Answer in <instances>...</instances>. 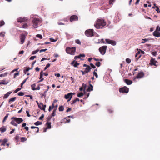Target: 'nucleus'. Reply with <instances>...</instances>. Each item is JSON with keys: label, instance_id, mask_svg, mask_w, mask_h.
I'll list each match as a JSON object with an SVG mask.
<instances>
[{"label": "nucleus", "instance_id": "27", "mask_svg": "<svg viewBox=\"0 0 160 160\" xmlns=\"http://www.w3.org/2000/svg\"><path fill=\"white\" fill-rule=\"evenodd\" d=\"M15 122V121H14V120H12L11 121V122H10V123L15 126L17 127L18 125Z\"/></svg>", "mask_w": 160, "mask_h": 160}, {"label": "nucleus", "instance_id": "52", "mask_svg": "<svg viewBox=\"0 0 160 160\" xmlns=\"http://www.w3.org/2000/svg\"><path fill=\"white\" fill-rule=\"evenodd\" d=\"M149 40V39H142V40H143L144 41L143 42V41H142L141 42V43H144L146 41H148Z\"/></svg>", "mask_w": 160, "mask_h": 160}, {"label": "nucleus", "instance_id": "21", "mask_svg": "<svg viewBox=\"0 0 160 160\" xmlns=\"http://www.w3.org/2000/svg\"><path fill=\"white\" fill-rule=\"evenodd\" d=\"M47 125V128L50 129L51 127V122H47L46 123Z\"/></svg>", "mask_w": 160, "mask_h": 160}, {"label": "nucleus", "instance_id": "46", "mask_svg": "<svg viewBox=\"0 0 160 160\" xmlns=\"http://www.w3.org/2000/svg\"><path fill=\"white\" fill-rule=\"evenodd\" d=\"M95 65L98 67H99L101 65V62H96L95 64Z\"/></svg>", "mask_w": 160, "mask_h": 160}, {"label": "nucleus", "instance_id": "1", "mask_svg": "<svg viewBox=\"0 0 160 160\" xmlns=\"http://www.w3.org/2000/svg\"><path fill=\"white\" fill-rule=\"evenodd\" d=\"M106 22L103 19H98L94 24V26L96 28H102L106 26Z\"/></svg>", "mask_w": 160, "mask_h": 160}, {"label": "nucleus", "instance_id": "61", "mask_svg": "<svg viewBox=\"0 0 160 160\" xmlns=\"http://www.w3.org/2000/svg\"><path fill=\"white\" fill-rule=\"evenodd\" d=\"M71 80L72 81V83H73L74 82V79L73 78L71 77L70 78Z\"/></svg>", "mask_w": 160, "mask_h": 160}, {"label": "nucleus", "instance_id": "29", "mask_svg": "<svg viewBox=\"0 0 160 160\" xmlns=\"http://www.w3.org/2000/svg\"><path fill=\"white\" fill-rule=\"evenodd\" d=\"M8 82H7L5 80H2L0 82V84H4L6 85L8 83Z\"/></svg>", "mask_w": 160, "mask_h": 160}, {"label": "nucleus", "instance_id": "2", "mask_svg": "<svg viewBox=\"0 0 160 160\" xmlns=\"http://www.w3.org/2000/svg\"><path fill=\"white\" fill-rule=\"evenodd\" d=\"M33 26L34 28H37L38 25L42 24L41 21L38 18H34L32 20Z\"/></svg>", "mask_w": 160, "mask_h": 160}, {"label": "nucleus", "instance_id": "10", "mask_svg": "<svg viewBox=\"0 0 160 160\" xmlns=\"http://www.w3.org/2000/svg\"><path fill=\"white\" fill-rule=\"evenodd\" d=\"M157 62H158L155 60L154 58H153L152 57L151 58L150 63V65H154L156 66H157V65L156 64V63Z\"/></svg>", "mask_w": 160, "mask_h": 160}, {"label": "nucleus", "instance_id": "50", "mask_svg": "<svg viewBox=\"0 0 160 160\" xmlns=\"http://www.w3.org/2000/svg\"><path fill=\"white\" fill-rule=\"evenodd\" d=\"M18 95L19 96H22L24 95V93L23 92H19L18 93Z\"/></svg>", "mask_w": 160, "mask_h": 160}, {"label": "nucleus", "instance_id": "36", "mask_svg": "<svg viewBox=\"0 0 160 160\" xmlns=\"http://www.w3.org/2000/svg\"><path fill=\"white\" fill-rule=\"evenodd\" d=\"M42 122H40L39 121H37L34 123V124L36 126H38L39 125L41 124Z\"/></svg>", "mask_w": 160, "mask_h": 160}, {"label": "nucleus", "instance_id": "4", "mask_svg": "<svg viewBox=\"0 0 160 160\" xmlns=\"http://www.w3.org/2000/svg\"><path fill=\"white\" fill-rule=\"evenodd\" d=\"M107 47V46H103L99 48L98 50L101 54L103 55L105 54Z\"/></svg>", "mask_w": 160, "mask_h": 160}, {"label": "nucleus", "instance_id": "37", "mask_svg": "<svg viewBox=\"0 0 160 160\" xmlns=\"http://www.w3.org/2000/svg\"><path fill=\"white\" fill-rule=\"evenodd\" d=\"M8 74L7 72H6L4 74H0V77H4L5 76H6Z\"/></svg>", "mask_w": 160, "mask_h": 160}, {"label": "nucleus", "instance_id": "11", "mask_svg": "<svg viewBox=\"0 0 160 160\" xmlns=\"http://www.w3.org/2000/svg\"><path fill=\"white\" fill-rule=\"evenodd\" d=\"M78 17L75 15L72 16L70 18V21L71 22H72L74 21H78Z\"/></svg>", "mask_w": 160, "mask_h": 160}, {"label": "nucleus", "instance_id": "33", "mask_svg": "<svg viewBox=\"0 0 160 160\" xmlns=\"http://www.w3.org/2000/svg\"><path fill=\"white\" fill-rule=\"evenodd\" d=\"M28 77H27L26 79H25V80H24L23 82H22V83H21V87L22 88V85H23V84L25 83V82H26V81L28 79Z\"/></svg>", "mask_w": 160, "mask_h": 160}, {"label": "nucleus", "instance_id": "58", "mask_svg": "<svg viewBox=\"0 0 160 160\" xmlns=\"http://www.w3.org/2000/svg\"><path fill=\"white\" fill-rule=\"evenodd\" d=\"M44 117V115L43 114H42V115L39 118V120H42L43 118Z\"/></svg>", "mask_w": 160, "mask_h": 160}, {"label": "nucleus", "instance_id": "48", "mask_svg": "<svg viewBox=\"0 0 160 160\" xmlns=\"http://www.w3.org/2000/svg\"><path fill=\"white\" fill-rule=\"evenodd\" d=\"M115 0H109V4H113L114 2L115 1Z\"/></svg>", "mask_w": 160, "mask_h": 160}, {"label": "nucleus", "instance_id": "59", "mask_svg": "<svg viewBox=\"0 0 160 160\" xmlns=\"http://www.w3.org/2000/svg\"><path fill=\"white\" fill-rule=\"evenodd\" d=\"M93 75H94L96 77V78H98V74H97V72H93Z\"/></svg>", "mask_w": 160, "mask_h": 160}, {"label": "nucleus", "instance_id": "38", "mask_svg": "<svg viewBox=\"0 0 160 160\" xmlns=\"http://www.w3.org/2000/svg\"><path fill=\"white\" fill-rule=\"evenodd\" d=\"M116 42L115 41L112 40L111 42L110 43V44L114 46L115 45H116Z\"/></svg>", "mask_w": 160, "mask_h": 160}, {"label": "nucleus", "instance_id": "60", "mask_svg": "<svg viewBox=\"0 0 160 160\" xmlns=\"http://www.w3.org/2000/svg\"><path fill=\"white\" fill-rule=\"evenodd\" d=\"M42 76H43L42 72L41 71V72L40 73V79L42 78Z\"/></svg>", "mask_w": 160, "mask_h": 160}, {"label": "nucleus", "instance_id": "63", "mask_svg": "<svg viewBox=\"0 0 160 160\" xmlns=\"http://www.w3.org/2000/svg\"><path fill=\"white\" fill-rule=\"evenodd\" d=\"M81 72H82V75H84L85 74L88 73L87 72H86V71H85V70L84 71L81 70Z\"/></svg>", "mask_w": 160, "mask_h": 160}, {"label": "nucleus", "instance_id": "42", "mask_svg": "<svg viewBox=\"0 0 160 160\" xmlns=\"http://www.w3.org/2000/svg\"><path fill=\"white\" fill-rule=\"evenodd\" d=\"M83 93L82 92H80V93H78L77 94V96L78 97H80L83 96Z\"/></svg>", "mask_w": 160, "mask_h": 160}, {"label": "nucleus", "instance_id": "55", "mask_svg": "<svg viewBox=\"0 0 160 160\" xmlns=\"http://www.w3.org/2000/svg\"><path fill=\"white\" fill-rule=\"evenodd\" d=\"M90 65L91 67L93 68H96V67L92 63H91L90 64Z\"/></svg>", "mask_w": 160, "mask_h": 160}, {"label": "nucleus", "instance_id": "57", "mask_svg": "<svg viewBox=\"0 0 160 160\" xmlns=\"http://www.w3.org/2000/svg\"><path fill=\"white\" fill-rule=\"evenodd\" d=\"M28 27V25L26 24H23L22 25V28H27Z\"/></svg>", "mask_w": 160, "mask_h": 160}, {"label": "nucleus", "instance_id": "26", "mask_svg": "<svg viewBox=\"0 0 160 160\" xmlns=\"http://www.w3.org/2000/svg\"><path fill=\"white\" fill-rule=\"evenodd\" d=\"M31 128L32 129H34V128L37 129V130L35 131L36 132H39V128L38 127H35V126H32L31 127Z\"/></svg>", "mask_w": 160, "mask_h": 160}, {"label": "nucleus", "instance_id": "34", "mask_svg": "<svg viewBox=\"0 0 160 160\" xmlns=\"http://www.w3.org/2000/svg\"><path fill=\"white\" fill-rule=\"evenodd\" d=\"M19 136L18 135H17L14 137V139L17 142H18L19 140Z\"/></svg>", "mask_w": 160, "mask_h": 160}, {"label": "nucleus", "instance_id": "8", "mask_svg": "<svg viewBox=\"0 0 160 160\" xmlns=\"http://www.w3.org/2000/svg\"><path fill=\"white\" fill-rule=\"evenodd\" d=\"M144 73L143 72H139L137 76L134 78V80L136 78H142L144 76Z\"/></svg>", "mask_w": 160, "mask_h": 160}, {"label": "nucleus", "instance_id": "12", "mask_svg": "<svg viewBox=\"0 0 160 160\" xmlns=\"http://www.w3.org/2000/svg\"><path fill=\"white\" fill-rule=\"evenodd\" d=\"M26 38V36L24 34H21L20 37V44H23L24 42L25 38Z\"/></svg>", "mask_w": 160, "mask_h": 160}, {"label": "nucleus", "instance_id": "56", "mask_svg": "<svg viewBox=\"0 0 160 160\" xmlns=\"http://www.w3.org/2000/svg\"><path fill=\"white\" fill-rule=\"evenodd\" d=\"M36 58V56H31L30 58V59L31 60H33L35 58Z\"/></svg>", "mask_w": 160, "mask_h": 160}, {"label": "nucleus", "instance_id": "49", "mask_svg": "<svg viewBox=\"0 0 160 160\" xmlns=\"http://www.w3.org/2000/svg\"><path fill=\"white\" fill-rule=\"evenodd\" d=\"M126 61L128 63H130L131 62V59L128 58L126 59Z\"/></svg>", "mask_w": 160, "mask_h": 160}, {"label": "nucleus", "instance_id": "62", "mask_svg": "<svg viewBox=\"0 0 160 160\" xmlns=\"http://www.w3.org/2000/svg\"><path fill=\"white\" fill-rule=\"evenodd\" d=\"M52 118V117L51 116H48L47 118V120L48 122L50 121Z\"/></svg>", "mask_w": 160, "mask_h": 160}, {"label": "nucleus", "instance_id": "40", "mask_svg": "<svg viewBox=\"0 0 160 160\" xmlns=\"http://www.w3.org/2000/svg\"><path fill=\"white\" fill-rule=\"evenodd\" d=\"M30 69H31V68H29V67L27 68L26 69H24V70L23 71H24V73H25V74H26V72H28Z\"/></svg>", "mask_w": 160, "mask_h": 160}, {"label": "nucleus", "instance_id": "64", "mask_svg": "<svg viewBox=\"0 0 160 160\" xmlns=\"http://www.w3.org/2000/svg\"><path fill=\"white\" fill-rule=\"evenodd\" d=\"M156 30L158 31H160V27L158 26L156 27Z\"/></svg>", "mask_w": 160, "mask_h": 160}, {"label": "nucleus", "instance_id": "15", "mask_svg": "<svg viewBox=\"0 0 160 160\" xmlns=\"http://www.w3.org/2000/svg\"><path fill=\"white\" fill-rule=\"evenodd\" d=\"M152 34L155 37H160V32L156 29L153 32Z\"/></svg>", "mask_w": 160, "mask_h": 160}, {"label": "nucleus", "instance_id": "20", "mask_svg": "<svg viewBox=\"0 0 160 160\" xmlns=\"http://www.w3.org/2000/svg\"><path fill=\"white\" fill-rule=\"evenodd\" d=\"M8 139L6 138L4 139L2 141V143L1 145V146H5L6 143L8 141Z\"/></svg>", "mask_w": 160, "mask_h": 160}, {"label": "nucleus", "instance_id": "51", "mask_svg": "<svg viewBox=\"0 0 160 160\" xmlns=\"http://www.w3.org/2000/svg\"><path fill=\"white\" fill-rule=\"evenodd\" d=\"M39 50L37 49L36 50L32 52V54H36L37 52H38L39 51Z\"/></svg>", "mask_w": 160, "mask_h": 160}, {"label": "nucleus", "instance_id": "17", "mask_svg": "<svg viewBox=\"0 0 160 160\" xmlns=\"http://www.w3.org/2000/svg\"><path fill=\"white\" fill-rule=\"evenodd\" d=\"M141 55L140 54V52L138 51L136 54L135 57L136 58V60H138V59L141 57Z\"/></svg>", "mask_w": 160, "mask_h": 160}, {"label": "nucleus", "instance_id": "43", "mask_svg": "<svg viewBox=\"0 0 160 160\" xmlns=\"http://www.w3.org/2000/svg\"><path fill=\"white\" fill-rule=\"evenodd\" d=\"M5 24L3 20L1 21L0 22V27H1L3 25Z\"/></svg>", "mask_w": 160, "mask_h": 160}, {"label": "nucleus", "instance_id": "13", "mask_svg": "<svg viewBox=\"0 0 160 160\" xmlns=\"http://www.w3.org/2000/svg\"><path fill=\"white\" fill-rule=\"evenodd\" d=\"M17 21L18 22L22 23V22H24L27 21V19L26 18H19L17 19Z\"/></svg>", "mask_w": 160, "mask_h": 160}, {"label": "nucleus", "instance_id": "24", "mask_svg": "<svg viewBox=\"0 0 160 160\" xmlns=\"http://www.w3.org/2000/svg\"><path fill=\"white\" fill-rule=\"evenodd\" d=\"M11 93L12 92H9L6 94H5L3 98H7Z\"/></svg>", "mask_w": 160, "mask_h": 160}, {"label": "nucleus", "instance_id": "16", "mask_svg": "<svg viewBox=\"0 0 160 160\" xmlns=\"http://www.w3.org/2000/svg\"><path fill=\"white\" fill-rule=\"evenodd\" d=\"M79 64L80 63L78 62L75 60H73L71 63V65L74 67H77Z\"/></svg>", "mask_w": 160, "mask_h": 160}, {"label": "nucleus", "instance_id": "22", "mask_svg": "<svg viewBox=\"0 0 160 160\" xmlns=\"http://www.w3.org/2000/svg\"><path fill=\"white\" fill-rule=\"evenodd\" d=\"M16 98L15 97H13L10 98L8 101V103L9 104H11L12 102H14L16 100Z\"/></svg>", "mask_w": 160, "mask_h": 160}, {"label": "nucleus", "instance_id": "3", "mask_svg": "<svg viewBox=\"0 0 160 160\" xmlns=\"http://www.w3.org/2000/svg\"><path fill=\"white\" fill-rule=\"evenodd\" d=\"M66 52L68 54L74 55L76 51V48L75 47L67 48L66 49Z\"/></svg>", "mask_w": 160, "mask_h": 160}, {"label": "nucleus", "instance_id": "7", "mask_svg": "<svg viewBox=\"0 0 160 160\" xmlns=\"http://www.w3.org/2000/svg\"><path fill=\"white\" fill-rule=\"evenodd\" d=\"M11 119H13L14 121L18 124L20 123L23 121V119L20 118L13 117L11 118Z\"/></svg>", "mask_w": 160, "mask_h": 160}, {"label": "nucleus", "instance_id": "18", "mask_svg": "<svg viewBox=\"0 0 160 160\" xmlns=\"http://www.w3.org/2000/svg\"><path fill=\"white\" fill-rule=\"evenodd\" d=\"M85 56V55L84 54H80L79 55L75 56L74 58L76 60L78 58H80L81 57H84Z\"/></svg>", "mask_w": 160, "mask_h": 160}, {"label": "nucleus", "instance_id": "39", "mask_svg": "<svg viewBox=\"0 0 160 160\" xmlns=\"http://www.w3.org/2000/svg\"><path fill=\"white\" fill-rule=\"evenodd\" d=\"M57 100H54V101H53L52 104V106H51L52 107H53V108H54V107H55V106H54V103H56V102H57Z\"/></svg>", "mask_w": 160, "mask_h": 160}, {"label": "nucleus", "instance_id": "53", "mask_svg": "<svg viewBox=\"0 0 160 160\" xmlns=\"http://www.w3.org/2000/svg\"><path fill=\"white\" fill-rule=\"evenodd\" d=\"M105 43V42L104 41V40L103 39H101V40L100 41H99L98 42V43Z\"/></svg>", "mask_w": 160, "mask_h": 160}, {"label": "nucleus", "instance_id": "35", "mask_svg": "<svg viewBox=\"0 0 160 160\" xmlns=\"http://www.w3.org/2000/svg\"><path fill=\"white\" fill-rule=\"evenodd\" d=\"M8 115H9L8 114H7L6 115V116L4 117V119H3V122H5L6 121V119H7V118L8 117Z\"/></svg>", "mask_w": 160, "mask_h": 160}, {"label": "nucleus", "instance_id": "44", "mask_svg": "<svg viewBox=\"0 0 160 160\" xmlns=\"http://www.w3.org/2000/svg\"><path fill=\"white\" fill-rule=\"evenodd\" d=\"M75 42L78 44L81 45V42L78 39H77L75 40Z\"/></svg>", "mask_w": 160, "mask_h": 160}, {"label": "nucleus", "instance_id": "23", "mask_svg": "<svg viewBox=\"0 0 160 160\" xmlns=\"http://www.w3.org/2000/svg\"><path fill=\"white\" fill-rule=\"evenodd\" d=\"M91 69V68L89 66H88V67H86V68H85V71H86V72L88 73V72H90Z\"/></svg>", "mask_w": 160, "mask_h": 160}, {"label": "nucleus", "instance_id": "9", "mask_svg": "<svg viewBox=\"0 0 160 160\" xmlns=\"http://www.w3.org/2000/svg\"><path fill=\"white\" fill-rule=\"evenodd\" d=\"M74 93L70 92L67 94H66L64 96V98L66 99L69 98L68 101H70L72 97V94H74Z\"/></svg>", "mask_w": 160, "mask_h": 160}, {"label": "nucleus", "instance_id": "6", "mask_svg": "<svg viewBox=\"0 0 160 160\" xmlns=\"http://www.w3.org/2000/svg\"><path fill=\"white\" fill-rule=\"evenodd\" d=\"M119 91L120 92L123 93H127L129 91V88L126 86H124L119 88Z\"/></svg>", "mask_w": 160, "mask_h": 160}, {"label": "nucleus", "instance_id": "41", "mask_svg": "<svg viewBox=\"0 0 160 160\" xmlns=\"http://www.w3.org/2000/svg\"><path fill=\"white\" fill-rule=\"evenodd\" d=\"M105 40H106L107 43H108V44H110V43L112 41V40H111L109 39H105Z\"/></svg>", "mask_w": 160, "mask_h": 160}, {"label": "nucleus", "instance_id": "47", "mask_svg": "<svg viewBox=\"0 0 160 160\" xmlns=\"http://www.w3.org/2000/svg\"><path fill=\"white\" fill-rule=\"evenodd\" d=\"M36 37L37 38H39L41 39L42 38V36L41 34H37Z\"/></svg>", "mask_w": 160, "mask_h": 160}, {"label": "nucleus", "instance_id": "25", "mask_svg": "<svg viewBox=\"0 0 160 160\" xmlns=\"http://www.w3.org/2000/svg\"><path fill=\"white\" fill-rule=\"evenodd\" d=\"M93 86L91 84H90V87H89L88 88L87 91L89 92L90 91H92L93 90Z\"/></svg>", "mask_w": 160, "mask_h": 160}, {"label": "nucleus", "instance_id": "31", "mask_svg": "<svg viewBox=\"0 0 160 160\" xmlns=\"http://www.w3.org/2000/svg\"><path fill=\"white\" fill-rule=\"evenodd\" d=\"M58 109L59 111H63L64 110V107L63 106H59Z\"/></svg>", "mask_w": 160, "mask_h": 160}, {"label": "nucleus", "instance_id": "54", "mask_svg": "<svg viewBox=\"0 0 160 160\" xmlns=\"http://www.w3.org/2000/svg\"><path fill=\"white\" fill-rule=\"evenodd\" d=\"M152 54L154 56H156L157 54V52L156 51L152 52Z\"/></svg>", "mask_w": 160, "mask_h": 160}, {"label": "nucleus", "instance_id": "14", "mask_svg": "<svg viewBox=\"0 0 160 160\" xmlns=\"http://www.w3.org/2000/svg\"><path fill=\"white\" fill-rule=\"evenodd\" d=\"M38 107L42 110H43L44 112H45V108L46 107V105H44L42 103H40L39 106Z\"/></svg>", "mask_w": 160, "mask_h": 160}, {"label": "nucleus", "instance_id": "32", "mask_svg": "<svg viewBox=\"0 0 160 160\" xmlns=\"http://www.w3.org/2000/svg\"><path fill=\"white\" fill-rule=\"evenodd\" d=\"M36 85L35 84H33L31 85L32 89L33 90H36L35 88Z\"/></svg>", "mask_w": 160, "mask_h": 160}, {"label": "nucleus", "instance_id": "45", "mask_svg": "<svg viewBox=\"0 0 160 160\" xmlns=\"http://www.w3.org/2000/svg\"><path fill=\"white\" fill-rule=\"evenodd\" d=\"M21 88H17L14 91V93H16L17 92H18V91H20V90H21Z\"/></svg>", "mask_w": 160, "mask_h": 160}, {"label": "nucleus", "instance_id": "28", "mask_svg": "<svg viewBox=\"0 0 160 160\" xmlns=\"http://www.w3.org/2000/svg\"><path fill=\"white\" fill-rule=\"evenodd\" d=\"M1 128V131L2 132H4L6 130V128L5 126H2Z\"/></svg>", "mask_w": 160, "mask_h": 160}, {"label": "nucleus", "instance_id": "5", "mask_svg": "<svg viewBox=\"0 0 160 160\" xmlns=\"http://www.w3.org/2000/svg\"><path fill=\"white\" fill-rule=\"evenodd\" d=\"M85 35L88 37H91L93 36V30L88 29L86 30L85 32Z\"/></svg>", "mask_w": 160, "mask_h": 160}, {"label": "nucleus", "instance_id": "19", "mask_svg": "<svg viewBox=\"0 0 160 160\" xmlns=\"http://www.w3.org/2000/svg\"><path fill=\"white\" fill-rule=\"evenodd\" d=\"M124 82L128 85H130L132 84V82L129 79H124Z\"/></svg>", "mask_w": 160, "mask_h": 160}, {"label": "nucleus", "instance_id": "30", "mask_svg": "<svg viewBox=\"0 0 160 160\" xmlns=\"http://www.w3.org/2000/svg\"><path fill=\"white\" fill-rule=\"evenodd\" d=\"M21 142H23L27 140V138L25 137H22L21 138Z\"/></svg>", "mask_w": 160, "mask_h": 160}]
</instances>
